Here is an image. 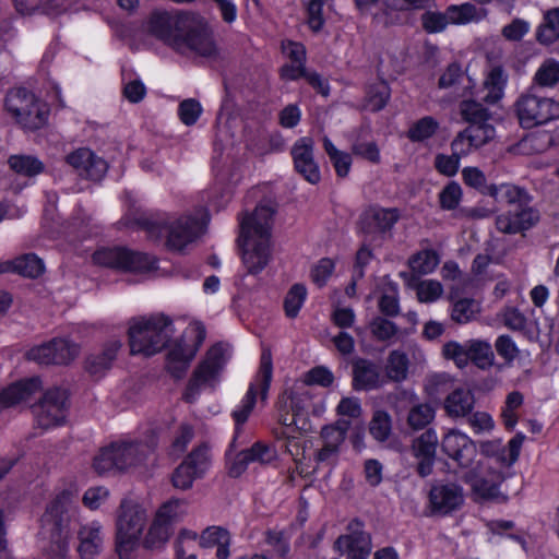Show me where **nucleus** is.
Here are the masks:
<instances>
[{
	"label": "nucleus",
	"mask_w": 559,
	"mask_h": 559,
	"mask_svg": "<svg viewBox=\"0 0 559 559\" xmlns=\"http://www.w3.org/2000/svg\"><path fill=\"white\" fill-rule=\"evenodd\" d=\"M147 32L180 53L202 57L217 53L212 32L204 20L187 11L154 12L147 21Z\"/></svg>",
	"instance_id": "1"
},
{
	"label": "nucleus",
	"mask_w": 559,
	"mask_h": 559,
	"mask_svg": "<svg viewBox=\"0 0 559 559\" xmlns=\"http://www.w3.org/2000/svg\"><path fill=\"white\" fill-rule=\"evenodd\" d=\"M524 439L525 436L519 432L508 444H503L500 439L481 442L480 453L487 462L475 461L474 467L464 474V481L481 498L497 497L499 486L507 477L506 469L518 461Z\"/></svg>",
	"instance_id": "2"
},
{
	"label": "nucleus",
	"mask_w": 559,
	"mask_h": 559,
	"mask_svg": "<svg viewBox=\"0 0 559 559\" xmlns=\"http://www.w3.org/2000/svg\"><path fill=\"white\" fill-rule=\"evenodd\" d=\"M275 210L270 204H259L254 212L240 221L239 243L242 263L249 274L255 275L269 264L271 228Z\"/></svg>",
	"instance_id": "3"
},
{
	"label": "nucleus",
	"mask_w": 559,
	"mask_h": 559,
	"mask_svg": "<svg viewBox=\"0 0 559 559\" xmlns=\"http://www.w3.org/2000/svg\"><path fill=\"white\" fill-rule=\"evenodd\" d=\"M71 504V492L64 490L48 504L41 518L43 531L49 534L50 545L47 551L51 557L63 559L69 550L73 532Z\"/></svg>",
	"instance_id": "4"
},
{
	"label": "nucleus",
	"mask_w": 559,
	"mask_h": 559,
	"mask_svg": "<svg viewBox=\"0 0 559 559\" xmlns=\"http://www.w3.org/2000/svg\"><path fill=\"white\" fill-rule=\"evenodd\" d=\"M173 333V321L164 314L133 319L128 331L131 354L152 356L167 345Z\"/></svg>",
	"instance_id": "5"
},
{
	"label": "nucleus",
	"mask_w": 559,
	"mask_h": 559,
	"mask_svg": "<svg viewBox=\"0 0 559 559\" xmlns=\"http://www.w3.org/2000/svg\"><path fill=\"white\" fill-rule=\"evenodd\" d=\"M147 514L139 503L122 500L117 512V552L120 559H130L140 544V537L146 525Z\"/></svg>",
	"instance_id": "6"
},
{
	"label": "nucleus",
	"mask_w": 559,
	"mask_h": 559,
	"mask_svg": "<svg viewBox=\"0 0 559 559\" xmlns=\"http://www.w3.org/2000/svg\"><path fill=\"white\" fill-rule=\"evenodd\" d=\"M4 106L9 115L24 130H38L48 121V106L24 87L10 90L5 96Z\"/></svg>",
	"instance_id": "7"
},
{
	"label": "nucleus",
	"mask_w": 559,
	"mask_h": 559,
	"mask_svg": "<svg viewBox=\"0 0 559 559\" xmlns=\"http://www.w3.org/2000/svg\"><path fill=\"white\" fill-rule=\"evenodd\" d=\"M272 374L273 364L271 352L263 350L260 358L259 370L253 381L250 383L248 391L241 400L239 406H237V408L231 414L236 426L231 447H235V443L238 441L241 426L248 420L250 414L252 413L257 403V397L260 396L262 402L267 399Z\"/></svg>",
	"instance_id": "8"
},
{
	"label": "nucleus",
	"mask_w": 559,
	"mask_h": 559,
	"mask_svg": "<svg viewBox=\"0 0 559 559\" xmlns=\"http://www.w3.org/2000/svg\"><path fill=\"white\" fill-rule=\"evenodd\" d=\"M515 115L523 128L531 129L559 118V102L533 92L522 94L514 103Z\"/></svg>",
	"instance_id": "9"
},
{
	"label": "nucleus",
	"mask_w": 559,
	"mask_h": 559,
	"mask_svg": "<svg viewBox=\"0 0 559 559\" xmlns=\"http://www.w3.org/2000/svg\"><path fill=\"white\" fill-rule=\"evenodd\" d=\"M96 264L127 272H147L155 267V259L146 253L122 247L106 248L93 254Z\"/></svg>",
	"instance_id": "10"
},
{
	"label": "nucleus",
	"mask_w": 559,
	"mask_h": 559,
	"mask_svg": "<svg viewBox=\"0 0 559 559\" xmlns=\"http://www.w3.org/2000/svg\"><path fill=\"white\" fill-rule=\"evenodd\" d=\"M69 408L67 390L53 388L45 392L39 402L33 405L35 423L43 429L64 424Z\"/></svg>",
	"instance_id": "11"
},
{
	"label": "nucleus",
	"mask_w": 559,
	"mask_h": 559,
	"mask_svg": "<svg viewBox=\"0 0 559 559\" xmlns=\"http://www.w3.org/2000/svg\"><path fill=\"white\" fill-rule=\"evenodd\" d=\"M226 347L218 343L212 346L205 358L200 362L190 379L183 399L188 403L194 402L199 394L200 388L203 384L210 383L215 380L224 364L226 362Z\"/></svg>",
	"instance_id": "12"
},
{
	"label": "nucleus",
	"mask_w": 559,
	"mask_h": 559,
	"mask_svg": "<svg viewBox=\"0 0 559 559\" xmlns=\"http://www.w3.org/2000/svg\"><path fill=\"white\" fill-rule=\"evenodd\" d=\"M236 448L237 442L235 443V447H231L230 444L226 452L228 474L235 478L241 476L250 463H260L265 465L277 459L275 448L262 441H257L250 448L240 450L236 454H233V451L236 450Z\"/></svg>",
	"instance_id": "13"
},
{
	"label": "nucleus",
	"mask_w": 559,
	"mask_h": 559,
	"mask_svg": "<svg viewBox=\"0 0 559 559\" xmlns=\"http://www.w3.org/2000/svg\"><path fill=\"white\" fill-rule=\"evenodd\" d=\"M347 533L337 537L335 549L348 559H368L371 551V537L364 531L359 520H352L347 525Z\"/></svg>",
	"instance_id": "14"
},
{
	"label": "nucleus",
	"mask_w": 559,
	"mask_h": 559,
	"mask_svg": "<svg viewBox=\"0 0 559 559\" xmlns=\"http://www.w3.org/2000/svg\"><path fill=\"white\" fill-rule=\"evenodd\" d=\"M79 354V346L66 338H53L28 350L27 358L40 365H66Z\"/></svg>",
	"instance_id": "15"
},
{
	"label": "nucleus",
	"mask_w": 559,
	"mask_h": 559,
	"mask_svg": "<svg viewBox=\"0 0 559 559\" xmlns=\"http://www.w3.org/2000/svg\"><path fill=\"white\" fill-rule=\"evenodd\" d=\"M442 451L460 467L471 471L475 465L477 456V447L475 442L465 433L457 430H450L441 441Z\"/></svg>",
	"instance_id": "16"
},
{
	"label": "nucleus",
	"mask_w": 559,
	"mask_h": 559,
	"mask_svg": "<svg viewBox=\"0 0 559 559\" xmlns=\"http://www.w3.org/2000/svg\"><path fill=\"white\" fill-rule=\"evenodd\" d=\"M464 493L461 486L453 483H437L429 491V507L433 514L448 515L463 504Z\"/></svg>",
	"instance_id": "17"
},
{
	"label": "nucleus",
	"mask_w": 559,
	"mask_h": 559,
	"mask_svg": "<svg viewBox=\"0 0 559 559\" xmlns=\"http://www.w3.org/2000/svg\"><path fill=\"white\" fill-rule=\"evenodd\" d=\"M399 218L400 215L396 209L371 206L362 213L360 228L370 240H376L389 233Z\"/></svg>",
	"instance_id": "18"
},
{
	"label": "nucleus",
	"mask_w": 559,
	"mask_h": 559,
	"mask_svg": "<svg viewBox=\"0 0 559 559\" xmlns=\"http://www.w3.org/2000/svg\"><path fill=\"white\" fill-rule=\"evenodd\" d=\"M313 140L309 136L298 139L292 146V157L295 170L311 185L321 179L320 168L313 156Z\"/></svg>",
	"instance_id": "19"
},
{
	"label": "nucleus",
	"mask_w": 559,
	"mask_h": 559,
	"mask_svg": "<svg viewBox=\"0 0 559 559\" xmlns=\"http://www.w3.org/2000/svg\"><path fill=\"white\" fill-rule=\"evenodd\" d=\"M437 447L438 436L433 429H426L412 441L411 452L417 460L416 472L420 477H427L432 474Z\"/></svg>",
	"instance_id": "20"
},
{
	"label": "nucleus",
	"mask_w": 559,
	"mask_h": 559,
	"mask_svg": "<svg viewBox=\"0 0 559 559\" xmlns=\"http://www.w3.org/2000/svg\"><path fill=\"white\" fill-rule=\"evenodd\" d=\"M164 229L167 230L168 248L180 252L198 237L201 225L195 217L188 215L168 223Z\"/></svg>",
	"instance_id": "21"
},
{
	"label": "nucleus",
	"mask_w": 559,
	"mask_h": 559,
	"mask_svg": "<svg viewBox=\"0 0 559 559\" xmlns=\"http://www.w3.org/2000/svg\"><path fill=\"white\" fill-rule=\"evenodd\" d=\"M539 221V213L528 205L514 206L513 210L499 215L496 226L504 234H518L532 228Z\"/></svg>",
	"instance_id": "22"
},
{
	"label": "nucleus",
	"mask_w": 559,
	"mask_h": 559,
	"mask_svg": "<svg viewBox=\"0 0 559 559\" xmlns=\"http://www.w3.org/2000/svg\"><path fill=\"white\" fill-rule=\"evenodd\" d=\"M67 163L72 166L81 177L97 181L107 171L105 159L97 156L90 148L81 147L67 156Z\"/></svg>",
	"instance_id": "23"
},
{
	"label": "nucleus",
	"mask_w": 559,
	"mask_h": 559,
	"mask_svg": "<svg viewBox=\"0 0 559 559\" xmlns=\"http://www.w3.org/2000/svg\"><path fill=\"white\" fill-rule=\"evenodd\" d=\"M115 451L116 469L124 471L144 464L154 453V448L144 443L121 442L112 443Z\"/></svg>",
	"instance_id": "24"
},
{
	"label": "nucleus",
	"mask_w": 559,
	"mask_h": 559,
	"mask_svg": "<svg viewBox=\"0 0 559 559\" xmlns=\"http://www.w3.org/2000/svg\"><path fill=\"white\" fill-rule=\"evenodd\" d=\"M121 346L119 340H111L102 349L90 354L84 364L86 372L95 379L103 378L112 367Z\"/></svg>",
	"instance_id": "25"
},
{
	"label": "nucleus",
	"mask_w": 559,
	"mask_h": 559,
	"mask_svg": "<svg viewBox=\"0 0 559 559\" xmlns=\"http://www.w3.org/2000/svg\"><path fill=\"white\" fill-rule=\"evenodd\" d=\"M381 384L380 367L376 362L357 358L353 362V388L356 391H370Z\"/></svg>",
	"instance_id": "26"
},
{
	"label": "nucleus",
	"mask_w": 559,
	"mask_h": 559,
	"mask_svg": "<svg viewBox=\"0 0 559 559\" xmlns=\"http://www.w3.org/2000/svg\"><path fill=\"white\" fill-rule=\"evenodd\" d=\"M79 554L82 559H94L103 547V532L99 522L93 521L82 525L78 532Z\"/></svg>",
	"instance_id": "27"
},
{
	"label": "nucleus",
	"mask_w": 559,
	"mask_h": 559,
	"mask_svg": "<svg viewBox=\"0 0 559 559\" xmlns=\"http://www.w3.org/2000/svg\"><path fill=\"white\" fill-rule=\"evenodd\" d=\"M475 404L473 392L466 388L453 390L444 400V409L452 418L468 416Z\"/></svg>",
	"instance_id": "28"
},
{
	"label": "nucleus",
	"mask_w": 559,
	"mask_h": 559,
	"mask_svg": "<svg viewBox=\"0 0 559 559\" xmlns=\"http://www.w3.org/2000/svg\"><path fill=\"white\" fill-rule=\"evenodd\" d=\"M40 381L37 378L17 382L0 393V409L11 407L29 400L32 394L39 389Z\"/></svg>",
	"instance_id": "29"
},
{
	"label": "nucleus",
	"mask_w": 559,
	"mask_h": 559,
	"mask_svg": "<svg viewBox=\"0 0 559 559\" xmlns=\"http://www.w3.org/2000/svg\"><path fill=\"white\" fill-rule=\"evenodd\" d=\"M508 79V74L501 66H493L484 81L485 95L481 99L490 105L497 104L504 95Z\"/></svg>",
	"instance_id": "30"
},
{
	"label": "nucleus",
	"mask_w": 559,
	"mask_h": 559,
	"mask_svg": "<svg viewBox=\"0 0 559 559\" xmlns=\"http://www.w3.org/2000/svg\"><path fill=\"white\" fill-rule=\"evenodd\" d=\"M287 402L290 403L292 412L297 417V420L304 418L311 405L309 389L305 384L286 389L282 393V406L285 407Z\"/></svg>",
	"instance_id": "31"
},
{
	"label": "nucleus",
	"mask_w": 559,
	"mask_h": 559,
	"mask_svg": "<svg viewBox=\"0 0 559 559\" xmlns=\"http://www.w3.org/2000/svg\"><path fill=\"white\" fill-rule=\"evenodd\" d=\"M489 197L497 202H506L514 206L528 205L532 202V197L525 189L511 183L493 185Z\"/></svg>",
	"instance_id": "32"
},
{
	"label": "nucleus",
	"mask_w": 559,
	"mask_h": 559,
	"mask_svg": "<svg viewBox=\"0 0 559 559\" xmlns=\"http://www.w3.org/2000/svg\"><path fill=\"white\" fill-rule=\"evenodd\" d=\"M391 98V88L384 80L369 84L366 88L364 107L372 112L382 110Z\"/></svg>",
	"instance_id": "33"
},
{
	"label": "nucleus",
	"mask_w": 559,
	"mask_h": 559,
	"mask_svg": "<svg viewBox=\"0 0 559 559\" xmlns=\"http://www.w3.org/2000/svg\"><path fill=\"white\" fill-rule=\"evenodd\" d=\"M554 142L552 135L547 131H536L524 136L516 145L518 151L524 155L540 154L547 151Z\"/></svg>",
	"instance_id": "34"
},
{
	"label": "nucleus",
	"mask_w": 559,
	"mask_h": 559,
	"mask_svg": "<svg viewBox=\"0 0 559 559\" xmlns=\"http://www.w3.org/2000/svg\"><path fill=\"white\" fill-rule=\"evenodd\" d=\"M440 128L439 121L432 116H425L414 121L406 132L411 142H424L431 139Z\"/></svg>",
	"instance_id": "35"
},
{
	"label": "nucleus",
	"mask_w": 559,
	"mask_h": 559,
	"mask_svg": "<svg viewBox=\"0 0 559 559\" xmlns=\"http://www.w3.org/2000/svg\"><path fill=\"white\" fill-rule=\"evenodd\" d=\"M436 416V411L429 403L414 404L406 417V424L413 431L425 429Z\"/></svg>",
	"instance_id": "36"
},
{
	"label": "nucleus",
	"mask_w": 559,
	"mask_h": 559,
	"mask_svg": "<svg viewBox=\"0 0 559 559\" xmlns=\"http://www.w3.org/2000/svg\"><path fill=\"white\" fill-rule=\"evenodd\" d=\"M467 343L469 361L483 370L493 365L495 355L490 343L481 340H471Z\"/></svg>",
	"instance_id": "37"
},
{
	"label": "nucleus",
	"mask_w": 559,
	"mask_h": 559,
	"mask_svg": "<svg viewBox=\"0 0 559 559\" xmlns=\"http://www.w3.org/2000/svg\"><path fill=\"white\" fill-rule=\"evenodd\" d=\"M536 38L540 44L550 45L559 39V10L558 8L547 11L544 21L539 25Z\"/></svg>",
	"instance_id": "38"
},
{
	"label": "nucleus",
	"mask_w": 559,
	"mask_h": 559,
	"mask_svg": "<svg viewBox=\"0 0 559 559\" xmlns=\"http://www.w3.org/2000/svg\"><path fill=\"white\" fill-rule=\"evenodd\" d=\"M462 119L469 124L489 122L490 111L475 99H464L459 105Z\"/></svg>",
	"instance_id": "39"
},
{
	"label": "nucleus",
	"mask_w": 559,
	"mask_h": 559,
	"mask_svg": "<svg viewBox=\"0 0 559 559\" xmlns=\"http://www.w3.org/2000/svg\"><path fill=\"white\" fill-rule=\"evenodd\" d=\"M323 148L328 154L336 175L341 178H345L348 175L352 166L350 154L337 150L328 136L323 138Z\"/></svg>",
	"instance_id": "40"
},
{
	"label": "nucleus",
	"mask_w": 559,
	"mask_h": 559,
	"mask_svg": "<svg viewBox=\"0 0 559 559\" xmlns=\"http://www.w3.org/2000/svg\"><path fill=\"white\" fill-rule=\"evenodd\" d=\"M170 535V526L154 519L146 535L142 540V546L147 550H157L164 547Z\"/></svg>",
	"instance_id": "41"
},
{
	"label": "nucleus",
	"mask_w": 559,
	"mask_h": 559,
	"mask_svg": "<svg viewBox=\"0 0 559 559\" xmlns=\"http://www.w3.org/2000/svg\"><path fill=\"white\" fill-rule=\"evenodd\" d=\"M408 362L405 353L401 350L391 352L385 366L386 377L395 382L405 380L408 373Z\"/></svg>",
	"instance_id": "42"
},
{
	"label": "nucleus",
	"mask_w": 559,
	"mask_h": 559,
	"mask_svg": "<svg viewBox=\"0 0 559 559\" xmlns=\"http://www.w3.org/2000/svg\"><path fill=\"white\" fill-rule=\"evenodd\" d=\"M12 170L22 176H36L44 170V164L32 155H13L9 158Z\"/></svg>",
	"instance_id": "43"
},
{
	"label": "nucleus",
	"mask_w": 559,
	"mask_h": 559,
	"mask_svg": "<svg viewBox=\"0 0 559 559\" xmlns=\"http://www.w3.org/2000/svg\"><path fill=\"white\" fill-rule=\"evenodd\" d=\"M369 432L378 442H384L392 432V420L389 413L378 409L373 413L369 423Z\"/></svg>",
	"instance_id": "44"
},
{
	"label": "nucleus",
	"mask_w": 559,
	"mask_h": 559,
	"mask_svg": "<svg viewBox=\"0 0 559 559\" xmlns=\"http://www.w3.org/2000/svg\"><path fill=\"white\" fill-rule=\"evenodd\" d=\"M440 257L433 249H425L414 254L409 260L411 269L419 274H429L438 266Z\"/></svg>",
	"instance_id": "45"
},
{
	"label": "nucleus",
	"mask_w": 559,
	"mask_h": 559,
	"mask_svg": "<svg viewBox=\"0 0 559 559\" xmlns=\"http://www.w3.org/2000/svg\"><path fill=\"white\" fill-rule=\"evenodd\" d=\"M14 265L15 273L31 278L40 276L45 271L43 261L34 253L23 254L14 259Z\"/></svg>",
	"instance_id": "46"
},
{
	"label": "nucleus",
	"mask_w": 559,
	"mask_h": 559,
	"mask_svg": "<svg viewBox=\"0 0 559 559\" xmlns=\"http://www.w3.org/2000/svg\"><path fill=\"white\" fill-rule=\"evenodd\" d=\"M433 0H380V10L385 14L399 11H415L431 8Z\"/></svg>",
	"instance_id": "47"
},
{
	"label": "nucleus",
	"mask_w": 559,
	"mask_h": 559,
	"mask_svg": "<svg viewBox=\"0 0 559 559\" xmlns=\"http://www.w3.org/2000/svg\"><path fill=\"white\" fill-rule=\"evenodd\" d=\"M307 297V289L301 284H295L288 290L285 300L284 309L288 318H296L299 313Z\"/></svg>",
	"instance_id": "48"
},
{
	"label": "nucleus",
	"mask_w": 559,
	"mask_h": 559,
	"mask_svg": "<svg viewBox=\"0 0 559 559\" xmlns=\"http://www.w3.org/2000/svg\"><path fill=\"white\" fill-rule=\"evenodd\" d=\"M539 86L551 87L559 82V62L554 59L545 60L534 75Z\"/></svg>",
	"instance_id": "49"
},
{
	"label": "nucleus",
	"mask_w": 559,
	"mask_h": 559,
	"mask_svg": "<svg viewBox=\"0 0 559 559\" xmlns=\"http://www.w3.org/2000/svg\"><path fill=\"white\" fill-rule=\"evenodd\" d=\"M478 311L479 305L475 299L462 298L454 301L451 317L455 322L462 324L474 319Z\"/></svg>",
	"instance_id": "50"
},
{
	"label": "nucleus",
	"mask_w": 559,
	"mask_h": 559,
	"mask_svg": "<svg viewBox=\"0 0 559 559\" xmlns=\"http://www.w3.org/2000/svg\"><path fill=\"white\" fill-rule=\"evenodd\" d=\"M467 138H469L476 148H479L487 144L495 138L496 130L490 122L469 124L464 129Z\"/></svg>",
	"instance_id": "51"
},
{
	"label": "nucleus",
	"mask_w": 559,
	"mask_h": 559,
	"mask_svg": "<svg viewBox=\"0 0 559 559\" xmlns=\"http://www.w3.org/2000/svg\"><path fill=\"white\" fill-rule=\"evenodd\" d=\"M198 347L188 348L181 343H176L168 353V361H177L180 364L179 372H176V378L180 379L187 371L190 361L193 359Z\"/></svg>",
	"instance_id": "52"
},
{
	"label": "nucleus",
	"mask_w": 559,
	"mask_h": 559,
	"mask_svg": "<svg viewBox=\"0 0 559 559\" xmlns=\"http://www.w3.org/2000/svg\"><path fill=\"white\" fill-rule=\"evenodd\" d=\"M186 513V502L175 499L164 503L156 513L155 519L170 526Z\"/></svg>",
	"instance_id": "53"
},
{
	"label": "nucleus",
	"mask_w": 559,
	"mask_h": 559,
	"mask_svg": "<svg viewBox=\"0 0 559 559\" xmlns=\"http://www.w3.org/2000/svg\"><path fill=\"white\" fill-rule=\"evenodd\" d=\"M189 467L202 477L210 465V450L209 447L202 444L195 448L183 461Z\"/></svg>",
	"instance_id": "54"
},
{
	"label": "nucleus",
	"mask_w": 559,
	"mask_h": 559,
	"mask_svg": "<svg viewBox=\"0 0 559 559\" xmlns=\"http://www.w3.org/2000/svg\"><path fill=\"white\" fill-rule=\"evenodd\" d=\"M462 178L465 185L476 189L484 195H489L493 186L487 183L485 174L477 167H465L462 170Z\"/></svg>",
	"instance_id": "55"
},
{
	"label": "nucleus",
	"mask_w": 559,
	"mask_h": 559,
	"mask_svg": "<svg viewBox=\"0 0 559 559\" xmlns=\"http://www.w3.org/2000/svg\"><path fill=\"white\" fill-rule=\"evenodd\" d=\"M380 311L388 317H396L400 313L397 285L390 284L379 299Z\"/></svg>",
	"instance_id": "56"
},
{
	"label": "nucleus",
	"mask_w": 559,
	"mask_h": 559,
	"mask_svg": "<svg viewBox=\"0 0 559 559\" xmlns=\"http://www.w3.org/2000/svg\"><path fill=\"white\" fill-rule=\"evenodd\" d=\"M468 343L460 344L451 341L443 345L442 354L447 359H451L459 368H464L469 362Z\"/></svg>",
	"instance_id": "57"
},
{
	"label": "nucleus",
	"mask_w": 559,
	"mask_h": 559,
	"mask_svg": "<svg viewBox=\"0 0 559 559\" xmlns=\"http://www.w3.org/2000/svg\"><path fill=\"white\" fill-rule=\"evenodd\" d=\"M462 188L455 182H449L439 193L440 207L445 211L455 210L462 200Z\"/></svg>",
	"instance_id": "58"
},
{
	"label": "nucleus",
	"mask_w": 559,
	"mask_h": 559,
	"mask_svg": "<svg viewBox=\"0 0 559 559\" xmlns=\"http://www.w3.org/2000/svg\"><path fill=\"white\" fill-rule=\"evenodd\" d=\"M450 23L466 24L477 19V9L472 3L451 5L447 9Z\"/></svg>",
	"instance_id": "59"
},
{
	"label": "nucleus",
	"mask_w": 559,
	"mask_h": 559,
	"mask_svg": "<svg viewBox=\"0 0 559 559\" xmlns=\"http://www.w3.org/2000/svg\"><path fill=\"white\" fill-rule=\"evenodd\" d=\"M370 331L378 341L385 342L396 335L399 328L392 321L377 317L370 323Z\"/></svg>",
	"instance_id": "60"
},
{
	"label": "nucleus",
	"mask_w": 559,
	"mask_h": 559,
	"mask_svg": "<svg viewBox=\"0 0 559 559\" xmlns=\"http://www.w3.org/2000/svg\"><path fill=\"white\" fill-rule=\"evenodd\" d=\"M450 23L448 13L427 11L421 15L423 28L429 33H440Z\"/></svg>",
	"instance_id": "61"
},
{
	"label": "nucleus",
	"mask_w": 559,
	"mask_h": 559,
	"mask_svg": "<svg viewBox=\"0 0 559 559\" xmlns=\"http://www.w3.org/2000/svg\"><path fill=\"white\" fill-rule=\"evenodd\" d=\"M202 112L201 104L194 98L182 100L178 107V115L182 123L192 126L197 122Z\"/></svg>",
	"instance_id": "62"
},
{
	"label": "nucleus",
	"mask_w": 559,
	"mask_h": 559,
	"mask_svg": "<svg viewBox=\"0 0 559 559\" xmlns=\"http://www.w3.org/2000/svg\"><path fill=\"white\" fill-rule=\"evenodd\" d=\"M443 287L440 282L426 280L417 286V297L421 302H433L441 297Z\"/></svg>",
	"instance_id": "63"
},
{
	"label": "nucleus",
	"mask_w": 559,
	"mask_h": 559,
	"mask_svg": "<svg viewBox=\"0 0 559 559\" xmlns=\"http://www.w3.org/2000/svg\"><path fill=\"white\" fill-rule=\"evenodd\" d=\"M495 348L498 355L504 359V361L510 365L514 361V359L519 356L520 349L518 348L515 342L510 335H500L495 343Z\"/></svg>",
	"instance_id": "64"
}]
</instances>
